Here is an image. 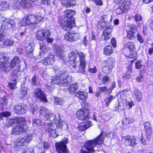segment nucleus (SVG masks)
<instances>
[{"mask_svg": "<svg viewBox=\"0 0 153 153\" xmlns=\"http://www.w3.org/2000/svg\"><path fill=\"white\" fill-rule=\"evenodd\" d=\"M104 54L107 56L113 53V50L111 46L110 45L105 47L103 50Z\"/></svg>", "mask_w": 153, "mask_h": 153, "instance_id": "nucleus-31", "label": "nucleus"}, {"mask_svg": "<svg viewBox=\"0 0 153 153\" xmlns=\"http://www.w3.org/2000/svg\"><path fill=\"white\" fill-rule=\"evenodd\" d=\"M55 129V125L53 124L50 123H48L47 125V126L46 128V131L47 132L50 133L51 131H52Z\"/></svg>", "mask_w": 153, "mask_h": 153, "instance_id": "nucleus-38", "label": "nucleus"}, {"mask_svg": "<svg viewBox=\"0 0 153 153\" xmlns=\"http://www.w3.org/2000/svg\"><path fill=\"white\" fill-rule=\"evenodd\" d=\"M16 120L14 119H11L9 120L6 124L7 127L8 128L12 126L16 123Z\"/></svg>", "mask_w": 153, "mask_h": 153, "instance_id": "nucleus-50", "label": "nucleus"}, {"mask_svg": "<svg viewBox=\"0 0 153 153\" xmlns=\"http://www.w3.org/2000/svg\"><path fill=\"white\" fill-rule=\"evenodd\" d=\"M57 122L56 123V124L55 125V127H56L57 128L61 129L62 127L64 122L61 121V119L59 115H58V118L56 119Z\"/></svg>", "mask_w": 153, "mask_h": 153, "instance_id": "nucleus-35", "label": "nucleus"}, {"mask_svg": "<svg viewBox=\"0 0 153 153\" xmlns=\"http://www.w3.org/2000/svg\"><path fill=\"white\" fill-rule=\"evenodd\" d=\"M110 16H108L107 15H104L102 16L101 20L107 22H109V21H108V19H110Z\"/></svg>", "mask_w": 153, "mask_h": 153, "instance_id": "nucleus-61", "label": "nucleus"}, {"mask_svg": "<svg viewBox=\"0 0 153 153\" xmlns=\"http://www.w3.org/2000/svg\"><path fill=\"white\" fill-rule=\"evenodd\" d=\"M51 34L49 30L42 29L37 31L36 33V38L39 40H44L49 37Z\"/></svg>", "mask_w": 153, "mask_h": 153, "instance_id": "nucleus-9", "label": "nucleus"}, {"mask_svg": "<svg viewBox=\"0 0 153 153\" xmlns=\"http://www.w3.org/2000/svg\"><path fill=\"white\" fill-rule=\"evenodd\" d=\"M115 98V96H113L110 95L108 97H106L105 99V101L106 106H108L109 104Z\"/></svg>", "mask_w": 153, "mask_h": 153, "instance_id": "nucleus-41", "label": "nucleus"}, {"mask_svg": "<svg viewBox=\"0 0 153 153\" xmlns=\"http://www.w3.org/2000/svg\"><path fill=\"white\" fill-rule=\"evenodd\" d=\"M19 66L15 65L12 68V69L14 68H16V69H15L13 72L12 73V76L14 78V79L19 77L21 74V72L19 71L20 69V60L19 63Z\"/></svg>", "mask_w": 153, "mask_h": 153, "instance_id": "nucleus-23", "label": "nucleus"}, {"mask_svg": "<svg viewBox=\"0 0 153 153\" xmlns=\"http://www.w3.org/2000/svg\"><path fill=\"white\" fill-rule=\"evenodd\" d=\"M141 61L139 60L136 61L135 63V68L137 69H140L142 65H141Z\"/></svg>", "mask_w": 153, "mask_h": 153, "instance_id": "nucleus-58", "label": "nucleus"}, {"mask_svg": "<svg viewBox=\"0 0 153 153\" xmlns=\"http://www.w3.org/2000/svg\"><path fill=\"white\" fill-rule=\"evenodd\" d=\"M34 47L30 44H28L24 47V50L28 57L30 58L35 57L33 56V52Z\"/></svg>", "mask_w": 153, "mask_h": 153, "instance_id": "nucleus-18", "label": "nucleus"}, {"mask_svg": "<svg viewBox=\"0 0 153 153\" xmlns=\"http://www.w3.org/2000/svg\"><path fill=\"white\" fill-rule=\"evenodd\" d=\"M124 100L125 101L126 104H128V105L129 107L130 108H131V107L134 105V104L132 101H128L127 99H125Z\"/></svg>", "mask_w": 153, "mask_h": 153, "instance_id": "nucleus-57", "label": "nucleus"}, {"mask_svg": "<svg viewBox=\"0 0 153 153\" xmlns=\"http://www.w3.org/2000/svg\"><path fill=\"white\" fill-rule=\"evenodd\" d=\"M56 56L58 57L60 59L64 60V62L65 63L67 64V62L70 63L68 62V60H65V55L64 54L63 52L62 51H57L56 52Z\"/></svg>", "mask_w": 153, "mask_h": 153, "instance_id": "nucleus-30", "label": "nucleus"}, {"mask_svg": "<svg viewBox=\"0 0 153 153\" xmlns=\"http://www.w3.org/2000/svg\"><path fill=\"white\" fill-rule=\"evenodd\" d=\"M17 125L12 129L11 133L13 135H16L24 133L27 129V126L25 124V119L24 118H19L17 120Z\"/></svg>", "mask_w": 153, "mask_h": 153, "instance_id": "nucleus-6", "label": "nucleus"}, {"mask_svg": "<svg viewBox=\"0 0 153 153\" xmlns=\"http://www.w3.org/2000/svg\"><path fill=\"white\" fill-rule=\"evenodd\" d=\"M77 86L74 84H72L70 86L68 89L69 92L71 94H73L77 90Z\"/></svg>", "mask_w": 153, "mask_h": 153, "instance_id": "nucleus-36", "label": "nucleus"}, {"mask_svg": "<svg viewBox=\"0 0 153 153\" xmlns=\"http://www.w3.org/2000/svg\"><path fill=\"white\" fill-rule=\"evenodd\" d=\"M107 22L100 20L97 24V27L99 29H101L107 25Z\"/></svg>", "mask_w": 153, "mask_h": 153, "instance_id": "nucleus-43", "label": "nucleus"}, {"mask_svg": "<svg viewBox=\"0 0 153 153\" xmlns=\"http://www.w3.org/2000/svg\"><path fill=\"white\" fill-rule=\"evenodd\" d=\"M44 119L45 120H48V121L54 124L56 122V119H58L55 114L49 113L46 114L45 116Z\"/></svg>", "mask_w": 153, "mask_h": 153, "instance_id": "nucleus-22", "label": "nucleus"}, {"mask_svg": "<svg viewBox=\"0 0 153 153\" xmlns=\"http://www.w3.org/2000/svg\"><path fill=\"white\" fill-rule=\"evenodd\" d=\"M28 21L27 16L23 18L20 22L18 19L14 20L7 19L3 21L1 25V29L4 30H13L16 28L30 25Z\"/></svg>", "mask_w": 153, "mask_h": 153, "instance_id": "nucleus-2", "label": "nucleus"}, {"mask_svg": "<svg viewBox=\"0 0 153 153\" xmlns=\"http://www.w3.org/2000/svg\"><path fill=\"white\" fill-rule=\"evenodd\" d=\"M116 135L115 133L113 131L108 130L105 133V136L107 137L112 138Z\"/></svg>", "mask_w": 153, "mask_h": 153, "instance_id": "nucleus-45", "label": "nucleus"}, {"mask_svg": "<svg viewBox=\"0 0 153 153\" xmlns=\"http://www.w3.org/2000/svg\"><path fill=\"white\" fill-rule=\"evenodd\" d=\"M35 97L39 99L41 101L44 102H48V100L44 92L39 88H37L35 92Z\"/></svg>", "mask_w": 153, "mask_h": 153, "instance_id": "nucleus-15", "label": "nucleus"}, {"mask_svg": "<svg viewBox=\"0 0 153 153\" xmlns=\"http://www.w3.org/2000/svg\"><path fill=\"white\" fill-rule=\"evenodd\" d=\"M76 96L79 99L84 101L87 98L88 94L85 92L79 91L76 93Z\"/></svg>", "mask_w": 153, "mask_h": 153, "instance_id": "nucleus-26", "label": "nucleus"}, {"mask_svg": "<svg viewBox=\"0 0 153 153\" xmlns=\"http://www.w3.org/2000/svg\"><path fill=\"white\" fill-rule=\"evenodd\" d=\"M51 101L53 102L55 105H62L64 104V101L62 98H52Z\"/></svg>", "mask_w": 153, "mask_h": 153, "instance_id": "nucleus-32", "label": "nucleus"}, {"mask_svg": "<svg viewBox=\"0 0 153 153\" xmlns=\"http://www.w3.org/2000/svg\"><path fill=\"white\" fill-rule=\"evenodd\" d=\"M15 1L14 3L13 7L14 8H19L20 6L21 5V2L20 1H17V0H15Z\"/></svg>", "mask_w": 153, "mask_h": 153, "instance_id": "nucleus-56", "label": "nucleus"}, {"mask_svg": "<svg viewBox=\"0 0 153 153\" xmlns=\"http://www.w3.org/2000/svg\"><path fill=\"white\" fill-rule=\"evenodd\" d=\"M144 126L147 138L148 140H149L151 138L152 133V128L150 123L149 122H146L144 123Z\"/></svg>", "mask_w": 153, "mask_h": 153, "instance_id": "nucleus-20", "label": "nucleus"}, {"mask_svg": "<svg viewBox=\"0 0 153 153\" xmlns=\"http://www.w3.org/2000/svg\"><path fill=\"white\" fill-rule=\"evenodd\" d=\"M27 88L26 87H22L21 92L22 95V97H24L27 94Z\"/></svg>", "mask_w": 153, "mask_h": 153, "instance_id": "nucleus-52", "label": "nucleus"}, {"mask_svg": "<svg viewBox=\"0 0 153 153\" xmlns=\"http://www.w3.org/2000/svg\"><path fill=\"white\" fill-rule=\"evenodd\" d=\"M62 3L63 5L65 6L66 7L69 6V1L68 0H62Z\"/></svg>", "mask_w": 153, "mask_h": 153, "instance_id": "nucleus-64", "label": "nucleus"}, {"mask_svg": "<svg viewBox=\"0 0 153 153\" xmlns=\"http://www.w3.org/2000/svg\"><path fill=\"white\" fill-rule=\"evenodd\" d=\"M42 143V147L44 149L47 150L51 146L49 143L45 142H43Z\"/></svg>", "mask_w": 153, "mask_h": 153, "instance_id": "nucleus-54", "label": "nucleus"}, {"mask_svg": "<svg viewBox=\"0 0 153 153\" xmlns=\"http://www.w3.org/2000/svg\"><path fill=\"white\" fill-rule=\"evenodd\" d=\"M60 20V23L61 27L64 30L69 31L75 25V21L73 19L61 18Z\"/></svg>", "mask_w": 153, "mask_h": 153, "instance_id": "nucleus-7", "label": "nucleus"}, {"mask_svg": "<svg viewBox=\"0 0 153 153\" xmlns=\"http://www.w3.org/2000/svg\"><path fill=\"white\" fill-rule=\"evenodd\" d=\"M91 126V123L89 121H85L81 124L79 127L81 131L84 130L88 128Z\"/></svg>", "mask_w": 153, "mask_h": 153, "instance_id": "nucleus-27", "label": "nucleus"}, {"mask_svg": "<svg viewBox=\"0 0 153 153\" xmlns=\"http://www.w3.org/2000/svg\"><path fill=\"white\" fill-rule=\"evenodd\" d=\"M56 131H57V130H56V129L51 131L50 133H49L50 134V136L54 138L56 137H57V135L56 134L57 133Z\"/></svg>", "mask_w": 153, "mask_h": 153, "instance_id": "nucleus-55", "label": "nucleus"}, {"mask_svg": "<svg viewBox=\"0 0 153 153\" xmlns=\"http://www.w3.org/2000/svg\"><path fill=\"white\" fill-rule=\"evenodd\" d=\"M7 58L0 52V68L5 72L9 71L15 65H19V59L17 56H15L10 63L7 62Z\"/></svg>", "mask_w": 153, "mask_h": 153, "instance_id": "nucleus-4", "label": "nucleus"}, {"mask_svg": "<svg viewBox=\"0 0 153 153\" xmlns=\"http://www.w3.org/2000/svg\"><path fill=\"white\" fill-rule=\"evenodd\" d=\"M134 19L135 21L137 22L141 20L142 18L140 15L137 14L135 15Z\"/></svg>", "mask_w": 153, "mask_h": 153, "instance_id": "nucleus-62", "label": "nucleus"}, {"mask_svg": "<svg viewBox=\"0 0 153 153\" xmlns=\"http://www.w3.org/2000/svg\"><path fill=\"white\" fill-rule=\"evenodd\" d=\"M104 136L102 132L95 139L86 142L85 147H82L80 150L81 153H90L95 152L94 148L100 146L103 143Z\"/></svg>", "mask_w": 153, "mask_h": 153, "instance_id": "nucleus-3", "label": "nucleus"}, {"mask_svg": "<svg viewBox=\"0 0 153 153\" xmlns=\"http://www.w3.org/2000/svg\"><path fill=\"white\" fill-rule=\"evenodd\" d=\"M85 55L81 52H73L68 55V59L72 61L71 66L75 69V72L85 74L86 63L85 60Z\"/></svg>", "mask_w": 153, "mask_h": 153, "instance_id": "nucleus-1", "label": "nucleus"}, {"mask_svg": "<svg viewBox=\"0 0 153 153\" xmlns=\"http://www.w3.org/2000/svg\"><path fill=\"white\" fill-rule=\"evenodd\" d=\"M14 42V41L12 39H7L4 41L3 43L5 46H8L12 45Z\"/></svg>", "mask_w": 153, "mask_h": 153, "instance_id": "nucleus-42", "label": "nucleus"}, {"mask_svg": "<svg viewBox=\"0 0 153 153\" xmlns=\"http://www.w3.org/2000/svg\"><path fill=\"white\" fill-rule=\"evenodd\" d=\"M112 69V68H111L110 69L109 67L106 65L105 66L103 67V70L105 73L107 74H108L109 73L110 71H111Z\"/></svg>", "mask_w": 153, "mask_h": 153, "instance_id": "nucleus-59", "label": "nucleus"}, {"mask_svg": "<svg viewBox=\"0 0 153 153\" xmlns=\"http://www.w3.org/2000/svg\"><path fill=\"white\" fill-rule=\"evenodd\" d=\"M113 28V26L111 25L107 26L106 29L103 31L101 38L102 39H104L105 41L109 39L111 36V33L112 32L111 30Z\"/></svg>", "mask_w": 153, "mask_h": 153, "instance_id": "nucleus-14", "label": "nucleus"}, {"mask_svg": "<svg viewBox=\"0 0 153 153\" xmlns=\"http://www.w3.org/2000/svg\"><path fill=\"white\" fill-rule=\"evenodd\" d=\"M137 38L138 40L141 43H143L144 39L141 36V35L139 33L137 34Z\"/></svg>", "mask_w": 153, "mask_h": 153, "instance_id": "nucleus-60", "label": "nucleus"}, {"mask_svg": "<svg viewBox=\"0 0 153 153\" xmlns=\"http://www.w3.org/2000/svg\"><path fill=\"white\" fill-rule=\"evenodd\" d=\"M128 4L129 2L128 1H123L119 7L115 10V13L118 15L127 12L129 8Z\"/></svg>", "mask_w": 153, "mask_h": 153, "instance_id": "nucleus-13", "label": "nucleus"}, {"mask_svg": "<svg viewBox=\"0 0 153 153\" xmlns=\"http://www.w3.org/2000/svg\"><path fill=\"white\" fill-rule=\"evenodd\" d=\"M90 113L89 110L87 109H81L78 110L76 113L77 117L79 120H85L89 118Z\"/></svg>", "mask_w": 153, "mask_h": 153, "instance_id": "nucleus-11", "label": "nucleus"}, {"mask_svg": "<svg viewBox=\"0 0 153 153\" xmlns=\"http://www.w3.org/2000/svg\"><path fill=\"white\" fill-rule=\"evenodd\" d=\"M125 28L127 32H136L137 27L135 25H130L126 26Z\"/></svg>", "mask_w": 153, "mask_h": 153, "instance_id": "nucleus-28", "label": "nucleus"}, {"mask_svg": "<svg viewBox=\"0 0 153 153\" xmlns=\"http://www.w3.org/2000/svg\"><path fill=\"white\" fill-rule=\"evenodd\" d=\"M131 50L126 47H124L123 49V53L126 57H128L129 58H131L132 57V55H130Z\"/></svg>", "mask_w": 153, "mask_h": 153, "instance_id": "nucleus-33", "label": "nucleus"}, {"mask_svg": "<svg viewBox=\"0 0 153 153\" xmlns=\"http://www.w3.org/2000/svg\"><path fill=\"white\" fill-rule=\"evenodd\" d=\"M109 76H106L103 78L102 82L104 84H106V83L107 82H109Z\"/></svg>", "mask_w": 153, "mask_h": 153, "instance_id": "nucleus-63", "label": "nucleus"}, {"mask_svg": "<svg viewBox=\"0 0 153 153\" xmlns=\"http://www.w3.org/2000/svg\"><path fill=\"white\" fill-rule=\"evenodd\" d=\"M32 140V136L30 135L26 136L23 138H19L17 140V142L23 146H26Z\"/></svg>", "mask_w": 153, "mask_h": 153, "instance_id": "nucleus-19", "label": "nucleus"}, {"mask_svg": "<svg viewBox=\"0 0 153 153\" xmlns=\"http://www.w3.org/2000/svg\"><path fill=\"white\" fill-rule=\"evenodd\" d=\"M54 59L55 57L53 55L50 54L45 59H42L41 62L46 65H53L55 62Z\"/></svg>", "mask_w": 153, "mask_h": 153, "instance_id": "nucleus-21", "label": "nucleus"}, {"mask_svg": "<svg viewBox=\"0 0 153 153\" xmlns=\"http://www.w3.org/2000/svg\"><path fill=\"white\" fill-rule=\"evenodd\" d=\"M71 81V77L70 76H67L64 74H60L59 76H56L53 79L51 80L50 83L52 85L55 84L60 86H66Z\"/></svg>", "mask_w": 153, "mask_h": 153, "instance_id": "nucleus-5", "label": "nucleus"}, {"mask_svg": "<svg viewBox=\"0 0 153 153\" xmlns=\"http://www.w3.org/2000/svg\"><path fill=\"white\" fill-rule=\"evenodd\" d=\"M33 123L40 126L42 124V121L39 119H35L33 120Z\"/></svg>", "mask_w": 153, "mask_h": 153, "instance_id": "nucleus-53", "label": "nucleus"}, {"mask_svg": "<svg viewBox=\"0 0 153 153\" xmlns=\"http://www.w3.org/2000/svg\"><path fill=\"white\" fill-rule=\"evenodd\" d=\"M39 111L40 114L45 116L46 114H48V110L43 107H41L39 108Z\"/></svg>", "mask_w": 153, "mask_h": 153, "instance_id": "nucleus-46", "label": "nucleus"}, {"mask_svg": "<svg viewBox=\"0 0 153 153\" xmlns=\"http://www.w3.org/2000/svg\"><path fill=\"white\" fill-rule=\"evenodd\" d=\"M124 47H126L131 50H132L134 49L135 48V46L134 43L129 42L125 44L124 45Z\"/></svg>", "mask_w": 153, "mask_h": 153, "instance_id": "nucleus-47", "label": "nucleus"}, {"mask_svg": "<svg viewBox=\"0 0 153 153\" xmlns=\"http://www.w3.org/2000/svg\"><path fill=\"white\" fill-rule=\"evenodd\" d=\"M10 113L8 112H3L0 113V119L1 120H2L3 117H8L10 115Z\"/></svg>", "mask_w": 153, "mask_h": 153, "instance_id": "nucleus-51", "label": "nucleus"}, {"mask_svg": "<svg viewBox=\"0 0 153 153\" xmlns=\"http://www.w3.org/2000/svg\"><path fill=\"white\" fill-rule=\"evenodd\" d=\"M16 79L14 80L11 81V82L9 83L8 87L11 89H15L16 86Z\"/></svg>", "mask_w": 153, "mask_h": 153, "instance_id": "nucleus-49", "label": "nucleus"}, {"mask_svg": "<svg viewBox=\"0 0 153 153\" xmlns=\"http://www.w3.org/2000/svg\"><path fill=\"white\" fill-rule=\"evenodd\" d=\"M68 140V138H65L61 142L56 143V147L58 153H68L66 145Z\"/></svg>", "mask_w": 153, "mask_h": 153, "instance_id": "nucleus-8", "label": "nucleus"}, {"mask_svg": "<svg viewBox=\"0 0 153 153\" xmlns=\"http://www.w3.org/2000/svg\"><path fill=\"white\" fill-rule=\"evenodd\" d=\"M129 91V89H125L121 90L119 92V94H120L121 97L124 99V100L126 99L125 96H126L128 94V92Z\"/></svg>", "mask_w": 153, "mask_h": 153, "instance_id": "nucleus-39", "label": "nucleus"}, {"mask_svg": "<svg viewBox=\"0 0 153 153\" xmlns=\"http://www.w3.org/2000/svg\"><path fill=\"white\" fill-rule=\"evenodd\" d=\"M75 14V11L71 10H68L64 12V17H62L61 18L63 19L64 18L73 19L75 20L73 16Z\"/></svg>", "mask_w": 153, "mask_h": 153, "instance_id": "nucleus-24", "label": "nucleus"}, {"mask_svg": "<svg viewBox=\"0 0 153 153\" xmlns=\"http://www.w3.org/2000/svg\"><path fill=\"white\" fill-rule=\"evenodd\" d=\"M40 51L38 59H40L42 57H43L45 54L47 53V47L42 42L40 43Z\"/></svg>", "mask_w": 153, "mask_h": 153, "instance_id": "nucleus-25", "label": "nucleus"}, {"mask_svg": "<svg viewBox=\"0 0 153 153\" xmlns=\"http://www.w3.org/2000/svg\"><path fill=\"white\" fill-rule=\"evenodd\" d=\"M121 140L127 146H133L137 143L134 137L130 136L122 137Z\"/></svg>", "mask_w": 153, "mask_h": 153, "instance_id": "nucleus-10", "label": "nucleus"}, {"mask_svg": "<svg viewBox=\"0 0 153 153\" xmlns=\"http://www.w3.org/2000/svg\"><path fill=\"white\" fill-rule=\"evenodd\" d=\"M21 3V5L24 7L28 8L30 6V4L28 0H22Z\"/></svg>", "mask_w": 153, "mask_h": 153, "instance_id": "nucleus-44", "label": "nucleus"}, {"mask_svg": "<svg viewBox=\"0 0 153 153\" xmlns=\"http://www.w3.org/2000/svg\"><path fill=\"white\" fill-rule=\"evenodd\" d=\"M13 109L15 113L22 114L26 112L27 108L26 105L22 104L21 105H17L14 106Z\"/></svg>", "mask_w": 153, "mask_h": 153, "instance_id": "nucleus-16", "label": "nucleus"}, {"mask_svg": "<svg viewBox=\"0 0 153 153\" xmlns=\"http://www.w3.org/2000/svg\"><path fill=\"white\" fill-rule=\"evenodd\" d=\"M134 122L133 119L131 117L125 118L123 119V123L124 125H129L132 123Z\"/></svg>", "mask_w": 153, "mask_h": 153, "instance_id": "nucleus-40", "label": "nucleus"}, {"mask_svg": "<svg viewBox=\"0 0 153 153\" xmlns=\"http://www.w3.org/2000/svg\"><path fill=\"white\" fill-rule=\"evenodd\" d=\"M134 93L137 101L138 102L140 101L142 97L141 92L138 89L134 88Z\"/></svg>", "mask_w": 153, "mask_h": 153, "instance_id": "nucleus-29", "label": "nucleus"}, {"mask_svg": "<svg viewBox=\"0 0 153 153\" xmlns=\"http://www.w3.org/2000/svg\"><path fill=\"white\" fill-rule=\"evenodd\" d=\"M136 32H127V38L130 39H134L135 38V33Z\"/></svg>", "mask_w": 153, "mask_h": 153, "instance_id": "nucleus-48", "label": "nucleus"}, {"mask_svg": "<svg viewBox=\"0 0 153 153\" xmlns=\"http://www.w3.org/2000/svg\"><path fill=\"white\" fill-rule=\"evenodd\" d=\"M28 22L30 25L35 24L39 23L40 21H42L44 18L39 15H34L29 14L27 16Z\"/></svg>", "mask_w": 153, "mask_h": 153, "instance_id": "nucleus-12", "label": "nucleus"}, {"mask_svg": "<svg viewBox=\"0 0 153 153\" xmlns=\"http://www.w3.org/2000/svg\"><path fill=\"white\" fill-rule=\"evenodd\" d=\"M65 39L67 41L71 42L79 39V35L77 33H69L68 31L64 35Z\"/></svg>", "mask_w": 153, "mask_h": 153, "instance_id": "nucleus-17", "label": "nucleus"}, {"mask_svg": "<svg viewBox=\"0 0 153 153\" xmlns=\"http://www.w3.org/2000/svg\"><path fill=\"white\" fill-rule=\"evenodd\" d=\"M9 2L5 1H3L0 3V6L1 10H7L9 7Z\"/></svg>", "mask_w": 153, "mask_h": 153, "instance_id": "nucleus-34", "label": "nucleus"}, {"mask_svg": "<svg viewBox=\"0 0 153 153\" xmlns=\"http://www.w3.org/2000/svg\"><path fill=\"white\" fill-rule=\"evenodd\" d=\"M114 62V59L112 58H110L105 62L104 63L105 64H106V66L109 67L110 69L113 68Z\"/></svg>", "mask_w": 153, "mask_h": 153, "instance_id": "nucleus-37", "label": "nucleus"}]
</instances>
